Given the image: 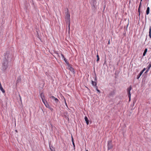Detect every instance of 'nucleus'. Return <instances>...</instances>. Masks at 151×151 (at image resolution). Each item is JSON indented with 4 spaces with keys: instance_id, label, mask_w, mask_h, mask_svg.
<instances>
[{
    "instance_id": "5",
    "label": "nucleus",
    "mask_w": 151,
    "mask_h": 151,
    "mask_svg": "<svg viewBox=\"0 0 151 151\" xmlns=\"http://www.w3.org/2000/svg\"><path fill=\"white\" fill-rule=\"evenodd\" d=\"M45 105L47 108H48L51 111H53V109L50 106L47 101H46V104H45Z\"/></svg>"
},
{
    "instance_id": "13",
    "label": "nucleus",
    "mask_w": 151,
    "mask_h": 151,
    "mask_svg": "<svg viewBox=\"0 0 151 151\" xmlns=\"http://www.w3.org/2000/svg\"><path fill=\"white\" fill-rule=\"evenodd\" d=\"M150 12V8L149 7H148L147 8L146 11V14L147 15H148L149 14Z\"/></svg>"
},
{
    "instance_id": "33",
    "label": "nucleus",
    "mask_w": 151,
    "mask_h": 151,
    "mask_svg": "<svg viewBox=\"0 0 151 151\" xmlns=\"http://www.w3.org/2000/svg\"><path fill=\"white\" fill-rule=\"evenodd\" d=\"M146 68H144L142 70L143 72L146 70Z\"/></svg>"
},
{
    "instance_id": "4",
    "label": "nucleus",
    "mask_w": 151,
    "mask_h": 151,
    "mask_svg": "<svg viewBox=\"0 0 151 151\" xmlns=\"http://www.w3.org/2000/svg\"><path fill=\"white\" fill-rule=\"evenodd\" d=\"M132 88L131 86H130L129 88H128L127 89V92L128 95V97L129 98V101H131V94L130 93V91L132 89Z\"/></svg>"
},
{
    "instance_id": "3",
    "label": "nucleus",
    "mask_w": 151,
    "mask_h": 151,
    "mask_svg": "<svg viewBox=\"0 0 151 151\" xmlns=\"http://www.w3.org/2000/svg\"><path fill=\"white\" fill-rule=\"evenodd\" d=\"M107 147L108 150H111L113 148V145L112 144L111 140H109L108 141Z\"/></svg>"
},
{
    "instance_id": "37",
    "label": "nucleus",
    "mask_w": 151,
    "mask_h": 151,
    "mask_svg": "<svg viewBox=\"0 0 151 151\" xmlns=\"http://www.w3.org/2000/svg\"><path fill=\"white\" fill-rule=\"evenodd\" d=\"M19 98H21V96H20V95H19Z\"/></svg>"
},
{
    "instance_id": "34",
    "label": "nucleus",
    "mask_w": 151,
    "mask_h": 151,
    "mask_svg": "<svg viewBox=\"0 0 151 151\" xmlns=\"http://www.w3.org/2000/svg\"><path fill=\"white\" fill-rule=\"evenodd\" d=\"M146 68H144L142 70L143 72L146 70Z\"/></svg>"
},
{
    "instance_id": "29",
    "label": "nucleus",
    "mask_w": 151,
    "mask_h": 151,
    "mask_svg": "<svg viewBox=\"0 0 151 151\" xmlns=\"http://www.w3.org/2000/svg\"><path fill=\"white\" fill-rule=\"evenodd\" d=\"M94 81L96 82V81H97V77H96V75H95V77L94 78Z\"/></svg>"
},
{
    "instance_id": "41",
    "label": "nucleus",
    "mask_w": 151,
    "mask_h": 151,
    "mask_svg": "<svg viewBox=\"0 0 151 151\" xmlns=\"http://www.w3.org/2000/svg\"><path fill=\"white\" fill-rule=\"evenodd\" d=\"M65 104H66V105H67V104H66V102H65Z\"/></svg>"
},
{
    "instance_id": "20",
    "label": "nucleus",
    "mask_w": 151,
    "mask_h": 151,
    "mask_svg": "<svg viewBox=\"0 0 151 151\" xmlns=\"http://www.w3.org/2000/svg\"><path fill=\"white\" fill-rule=\"evenodd\" d=\"M0 89L3 93L5 92V91L4 89L2 87L0 88Z\"/></svg>"
},
{
    "instance_id": "22",
    "label": "nucleus",
    "mask_w": 151,
    "mask_h": 151,
    "mask_svg": "<svg viewBox=\"0 0 151 151\" xmlns=\"http://www.w3.org/2000/svg\"><path fill=\"white\" fill-rule=\"evenodd\" d=\"M96 57H97V60L96 61H97V62H98L99 60V55H97Z\"/></svg>"
},
{
    "instance_id": "30",
    "label": "nucleus",
    "mask_w": 151,
    "mask_h": 151,
    "mask_svg": "<svg viewBox=\"0 0 151 151\" xmlns=\"http://www.w3.org/2000/svg\"><path fill=\"white\" fill-rule=\"evenodd\" d=\"M50 98L51 99H54L55 98V97H54L53 96H50Z\"/></svg>"
},
{
    "instance_id": "10",
    "label": "nucleus",
    "mask_w": 151,
    "mask_h": 151,
    "mask_svg": "<svg viewBox=\"0 0 151 151\" xmlns=\"http://www.w3.org/2000/svg\"><path fill=\"white\" fill-rule=\"evenodd\" d=\"M84 119L86 122V123L87 125H88L89 123V121L86 116H85L84 118Z\"/></svg>"
},
{
    "instance_id": "38",
    "label": "nucleus",
    "mask_w": 151,
    "mask_h": 151,
    "mask_svg": "<svg viewBox=\"0 0 151 151\" xmlns=\"http://www.w3.org/2000/svg\"><path fill=\"white\" fill-rule=\"evenodd\" d=\"M109 43H110V42H109H109H108V44H109Z\"/></svg>"
},
{
    "instance_id": "9",
    "label": "nucleus",
    "mask_w": 151,
    "mask_h": 151,
    "mask_svg": "<svg viewBox=\"0 0 151 151\" xmlns=\"http://www.w3.org/2000/svg\"><path fill=\"white\" fill-rule=\"evenodd\" d=\"M91 81L92 84V85L93 86H94L95 87L97 86V83L96 82L92 80Z\"/></svg>"
},
{
    "instance_id": "1",
    "label": "nucleus",
    "mask_w": 151,
    "mask_h": 151,
    "mask_svg": "<svg viewBox=\"0 0 151 151\" xmlns=\"http://www.w3.org/2000/svg\"><path fill=\"white\" fill-rule=\"evenodd\" d=\"M12 55L10 53L9 51H7L4 53L1 60V70L3 72H5L8 68L9 62L12 60Z\"/></svg>"
},
{
    "instance_id": "23",
    "label": "nucleus",
    "mask_w": 151,
    "mask_h": 151,
    "mask_svg": "<svg viewBox=\"0 0 151 151\" xmlns=\"http://www.w3.org/2000/svg\"><path fill=\"white\" fill-rule=\"evenodd\" d=\"M66 63V64L67 65V66H68V68L70 66H71V65H70L68 62L67 63Z\"/></svg>"
},
{
    "instance_id": "43",
    "label": "nucleus",
    "mask_w": 151,
    "mask_h": 151,
    "mask_svg": "<svg viewBox=\"0 0 151 151\" xmlns=\"http://www.w3.org/2000/svg\"><path fill=\"white\" fill-rule=\"evenodd\" d=\"M132 61V60L131 61V63Z\"/></svg>"
},
{
    "instance_id": "25",
    "label": "nucleus",
    "mask_w": 151,
    "mask_h": 151,
    "mask_svg": "<svg viewBox=\"0 0 151 151\" xmlns=\"http://www.w3.org/2000/svg\"><path fill=\"white\" fill-rule=\"evenodd\" d=\"M141 75H140V74H139L137 76V79H139V78H140V76H141Z\"/></svg>"
},
{
    "instance_id": "12",
    "label": "nucleus",
    "mask_w": 151,
    "mask_h": 151,
    "mask_svg": "<svg viewBox=\"0 0 151 151\" xmlns=\"http://www.w3.org/2000/svg\"><path fill=\"white\" fill-rule=\"evenodd\" d=\"M68 68L70 70V71L72 72H73L74 73V69L71 67V66L69 67Z\"/></svg>"
},
{
    "instance_id": "39",
    "label": "nucleus",
    "mask_w": 151,
    "mask_h": 151,
    "mask_svg": "<svg viewBox=\"0 0 151 151\" xmlns=\"http://www.w3.org/2000/svg\"><path fill=\"white\" fill-rule=\"evenodd\" d=\"M20 100L21 101H22L21 98H20Z\"/></svg>"
},
{
    "instance_id": "26",
    "label": "nucleus",
    "mask_w": 151,
    "mask_h": 151,
    "mask_svg": "<svg viewBox=\"0 0 151 151\" xmlns=\"http://www.w3.org/2000/svg\"><path fill=\"white\" fill-rule=\"evenodd\" d=\"M72 144L73 145L74 149L75 150V146L74 142H73V143H72Z\"/></svg>"
},
{
    "instance_id": "44",
    "label": "nucleus",
    "mask_w": 151,
    "mask_h": 151,
    "mask_svg": "<svg viewBox=\"0 0 151 151\" xmlns=\"http://www.w3.org/2000/svg\"><path fill=\"white\" fill-rule=\"evenodd\" d=\"M86 151H88V150H86Z\"/></svg>"
},
{
    "instance_id": "14",
    "label": "nucleus",
    "mask_w": 151,
    "mask_h": 151,
    "mask_svg": "<svg viewBox=\"0 0 151 151\" xmlns=\"http://www.w3.org/2000/svg\"><path fill=\"white\" fill-rule=\"evenodd\" d=\"M147 48H146L145 50H144V51L143 53V56H145V55H146V53L147 52Z\"/></svg>"
},
{
    "instance_id": "8",
    "label": "nucleus",
    "mask_w": 151,
    "mask_h": 151,
    "mask_svg": "<svg viewBox=\"0 0 151 151\" xmlns=\"http://www.w3.org/2000/svg\"><path fill=\"white\" fill-rule=\"evenodd\" d=\"M115 93V90H113L109 94V97H113Z\"/></svg>"
},
{
    "instance_id": "11",
    "label": "nucleus",
    "mask_w": 151,
    "mask_h": 151,
    "mask_svg": "<svg viewBox=\"0 0 151 151\" xmlns=\"http://www.w3.org/2000/svg\"><path fill=\"white\" fill-rule=\"evenodd\" d=\"M54 100L55 102L56 103V105L60 103V102L59 100L57 98H55Z\"/></svg>"
},
{
    "instance_id": "21",
    "label": "nucleus",
    "mask_w": 151,
    "mask_h": 151,
    "mask_svg": "<svg viewBox=\"0 0 151 151\" xmlns=\"http://www.w3.org/2000/svg\"><path fill=\"white\" fill-rule=\"evenodd\" d=\"M70 22H68V29L69 32L70 30Z\"/></svg>"
},
{
    "instance_id": "28",
    "label": "nucleus",
    "mask_w": 151,
    "mask_h": 151,
    "mask_svg": "<svg viewBox=\"0 0 151 151\" xmlns=\"http://www.w3.org/2000/svg\"><path fill=\"white\" fill-rule=\"evenodd\" d=\"M64 60L66 63H67L68 62V61H67V60L66 58H64Z\"/></svg>"
},
{
    "instance_id": "16",
    "label": "nucleus",
    "mask_w": 151,
    "mask_h": 151,
    "mask_svg": "<svg viewBox=\"0 0 151 151\" xmlns=\"http://www.w3.org/2000/svg\"><path fill=\"white\" fill-rule=\"evenodd\" d=\"M150 68H148V67H147V70L145 71V72L144 73V74H146V75H147V73L149 71Z\"/></svg>"
},
{
    "instance_id": "36",
    "label": "nucleus",
    "mask_w": 151,
    "mask_h": 151,
    "mask_svg": "<svg viewBox=\"0 0 151 151\" xmlns=\"http://www.w3.org/2000/svg\"><path fill=\"white\" fill-rule=\"evenodd\" d=\"M72 143H73V142H74V140L73 138L72 137Z\"/></svg>"
},
{
    "instance_id": "2",
    "label": "nucleus",
    "mask_w": 151,
    "mask_h": 151,
    "mask_svg": "<svg viewBox=\"0 0 151 151\" xmlns=\"http://www.w3.org/2000/svg\"><path fill=\"white\" fill-rule=\"evenodd\" d=\"M65 11V21L67 25L68 22H70V14L68 8Z\"/></svg>"
},
{
    "instance_id": "18",
    "label": "nucleus",
    "mask_w": 151,
    "mask_h": 151,
    "mask_svg": "<svg viewBox=\"0 0 151 151\" xmlns=\"http://www.w3.org/2000/svg\"><path fill=\"white\" fill-rule=\"evenodd\" d=\"M45 98H42V101L43 102V103L45 105V104H46V101H47L45 100H44V99Z\"/></svg>"
},
{
    "instance_id": "40",
    "label": "nucleus",
    "mask_w": 151,
    "mask_h": 151,
    "mask_svg": "<svg viewBox=\"0 0 151 151\" xmlns=\"http://www.w3.org/2000/svg\"><path fill=\"white\" fill-rule=\"evenodd\" d=\"M52 151H55V150H52Z\"/></svg>"
},
{
    "instance_id": "27",
    "label": "nucleus",
    "mask_w": 151,
    "mask_h": 151,
    "mask_svg": "<svg viewBox=\"0 0 151 151\" xmlns=\"http://www.w3.org/2000/svg\"><path fill=\"white\" fill-rule=\"evenodd\" d=\"M147 67L150 68L151 67V62L149 64Z\"/></svg>"
},
{
    "instance_id": "35",
    "label": "nucleus",
    "mask_w": 151,
    "mask_h": 151,
    "mask_svg": "<svg viewBox=\"0 0 151 151\" xmlns=\"http://www.w3.org/2000/svg\"><path fill=\"white\" fill-rule=\"evenodd\" d=\"M49 147H50V150H51V151H52V150H54V149H52V148L51 147L50 145V146H49Z\"/></svg>"
},
{
    "instance_id": "31",
    "label": "nucleus",
    "mask_w": 151,
    "mask_h": 151,
    "mask_svg": "<svg viewBox=\"0 0 151 151\" xmlns=\"http://www.w3.org/2000/svg\"><path fill=\"white\" fill-rule=\"evenodd\" d=\"M143 73V72L142 70H141L140 71V73H139V74H140V75H142V74Z\"/></svg>"
},
{
    "instance_id": "32",
    "label": "nucleus",
    "mask_w": 151,
    "mask_h": 151,
    "mask_svg": "<svg viewBox=\"0 0 151 151\" xmlns=\"http://www.w3.org/2000/svg\"><path fill=\"white\" fill-rule=\"evenodd\" d=\"M61 55L62 57L64 59V58H65L64 57V55L63 54H61Z\"/></svg>"
},
{
    "instance_id": "15",
    "label": "nucleus",
    "mask_w": 151,
    "mask_h": 151,
    "mask_svg": "<svg viewBox=\"0 0 151 151\" xmlns=\"http://www.w3.org/2000/svg\"><path fill=\"white\" fill-rule=\"evenodd\" d=\"M149 36L151 38V27H150L149 31Z\"/></svg>"
},
{
    "instance_id": "7",
    "label": "nucleus",
    "mask_w": 151,
    "mask_h": 151,
    "mask_svg": "<svg viewBox=\"0 0 151 151\" xmlns=\"http://www.w3.org/2000/svg\"><path fill=\"white\" fill-rule=\"evenodd\" d=\"M96 1V0H93V4L92 5V9L93 10H95L96 8V7L95 6V3Z\"/></svg>"
},
{
    "instance_id": "6",
    "label": "nucleus",
    "mask_w": 151,
    "mask_h": 151,
    "mask_svg": "<svg viewBox=\"0 0 151 151\" xmlns=\"http://www.w3.org/2000/svg\"><path fill=\"white\" fill-rule=\"evenodd\" d=\"M21 77L20 76H19L18 77L17 80L16 81V86L18 85L19 83H20L21 82Z\"/></svg>"
},
{
    "instance_id": "19",
    "label": "nucleus",
    "mask_w": 151,
    "mask_h": 151,
    "mask_svg": "<svg viewBox=\"0 0 151 151\" xmlns=\"http://www.w3.org/2000/svg\"><path fill=\"white\" fill-rule=\"evenodd\" d=\"M141 6V3H140L139 6V9H138V12H139V16L140 14V12H141L140 11V8Z\"/></svg>"
},
{
    "instance_id": "42",
    "label": "nucleus",
    "mask_w": 151,
    "mask_h": 151,
    "mask_svg": "<svg viewBox=\"0 0 151 151\" xmlns=\"http://www.w3.org/2000/svg\"><path fill=\"white\" fill-rule=\"evenodd\" d=\"M16 132H17V130H16Z\"/></svg>"
},
{
    "instance_id": "24",
    "label": "nucleus",
    "mask_w": 151,
    "mask_h": 151,
    "mask_svg": "<svg viewBox=\"0 0 151 151\" xmlns=\"http://www.w3.org/2000/svg\"><path fill=\"white\" fill-rule=\"evenodd\" d=\"M95 88H96V91H97L99 93H100V91L98 89V87H97V86H96V87H95Z\"/></svg>"
},
{
    "instance_id": "17",
    "label": "nucleus",
    "mask_w": 151,
    "mask_h": 151,
    "mask_svg": "<svg viewBox=\"0 0 151 151\" xmlns=\"http://www.w3.org/2000/svg\"><path fill=\"white\" fill-rule=\"evenodd\" d=\"M40 96L41 99L42 98H45V96L43 92H42L40 93Z\"/></svg>"
}]
</instances>
